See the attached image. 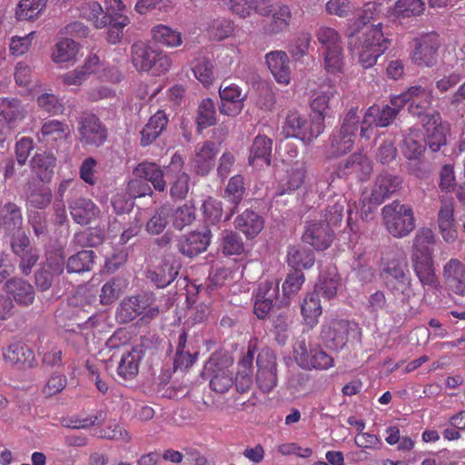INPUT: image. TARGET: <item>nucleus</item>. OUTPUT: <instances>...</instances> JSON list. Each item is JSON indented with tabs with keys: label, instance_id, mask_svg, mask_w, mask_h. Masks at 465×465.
Here are the masks:
<instances>
[{
	"label": "nucleus",
	"instance_id": "e2e57ef3",
	"mask_svg": "<svg viewBox=\"0 0 465 465\" xmlns=\"http://www.w3.org/2000/svg\"><path fill=\"white\" fill-rule=\"evenodd\" d=\"M222 247L225 255H239L244 251L242 237L232 231L224 232L222 238Z\"/></svg>",
	"mask_w": 465,
	"mask_h": 465
},
{
	"label": "nucleus",
	"instance_id": "a211bd4d",
	"mask_svg": "<svg viewBox=\"0 0 465 465\" xmlns=\"http://www.w3.org/2000/svg\"><path fill=\"white\" fill-rule=\"evenodd\" d=\"M219 95L221 98L219 111L222 114L235 117L241 114L244 106L245 95L242 94L238 85L223 84L219 89Z\"/></svg>",
	"mask_w": 465,
	"mask_h": 465
},
{
	"label": "nucleus",
	"instance_id": "603ef678",
	"mask_svg": "<svg viewBox=\"0 0 465 465\" xmlns=\"http://www.w3.org/2000/svg\"><path fill=\"white\" fill-rule=\"evenodd\" d=\"M425 10L422 0H398L393 6V15L398 19L419 16Z\"/></svg>",
	"mask_w": 465,
	"mask_h": 465
},
{
	"label": "nucleus",
	"instance_id": "7c9ffc66",
	"mask_svg": "<svg viewBox=\"0 0 465 465\" xmlns=\"http://www.w3.org/2000/svg\"><path fill=\"white\" fill-rule=\"evenodd\" d=\"M181 264L177 261L165 260L163 264L153 271H149L147 278L157 287L164 288L171 284L177 277Z\"/></svg>",
	"mask_w": 465,
	"mask_h": 465
},
{
	"label": "nucleus",
	"instance_id": "6e6d98bb",
	"mask_svg": "<svg viewBox=\"0 0 465 465\" xmlns=\"http://www.w3.org/2000/svg\"><path fill=\"white\" fill-rule=\"evenodd\" d=\"M47 0H22L15 15L18 20L31 21L36 19L46 6Z\"/></svg>",
	"mask_w": 465,
	"mask_h": 465
},
{
	"label": "nucleus",
	"instance_id": "f8f14e48",
	"mask_svg": "<svg viewBox=\"0 0 465 465\" xmlns=\"http://www.w3.org/2000/svg\"><path fill=\"white\" fill-rule=\"evenodd\" d=\"M11 249L19 258V269L24 275H29L33 267L39 260L37 249L32 246L29 237L25 232L14 234L11 240Z\"/></svg>",
	"mask_w": 465,
	"mask_h": 465
},
{
	"label": "nucleus",
	"instance_id": "69168bd1",
	"mask_svg": "<svg viewBox=\"0 0 465 465\" xmlns=\"http://www.w3.org/2000/svg\"><path fill=\"white\" fill-rule=\"evenodd\" d=\"M169 210L166 207L159 208L146 223V231L153 235L160 234L169 223Z\"/></svg>",
	"mask_w": 465,
	"mask_h": 465
},
{
	"label": "nucleus",
	"instance_id": "423d86ee",
	"mask_svg": "<svg viewBox=\"0 0 465 465\" xmlns=\"http://www.w3.org/2000/svg\"><path fill=\"white\" fill-rule=\"evenodd\" d=\"M381 25V23H378L367 29L353 45V51L358 54L359 62L364 68L373 66L378 57L388 49L390 42L384 37Z\"/></svg>",
	"mask_w": 465,
	"mask_h": 465
},
{
	"label": "nucleus",
	"instance_id": "09e8293b",
	"mask_svg": "<svg viewBox=\"0 0 465 465\" xmlns=\"http://www.w3.org/2000/svg\"><path fill=\"white\" fill-rule=\"evenodd\" d=\"M151 32L153 39L166 47H177L183 43L181 33L167 25H155L152 28Z\"/></svg>",
	"mask_w": 465,
	"mask_h": 465
},
{
	"label": "nucleus",
	"instance_id": "8fccbe9b",
	"mask_svg": "<svg viewBox=\"0 0 465 465\" xmlns=\"http://www.w3.org/2000/svg\"><path fill=\"white\" fill-rule=\"evenodd\" d=\"M345 205L346 199L341 195L330 199L323 213L326 224L331 227L338 226L342 221Z\"/></svg>",
	"mask_w": 465,
	"mask_h": 465
},
{
	"label": "nucleus",
	"instance_id": "f704fd0d",
	"mask_svg": "<svg viewBox=\"0 0 465 465\" xmlns=\"http://www.w3.org/2000/svg\"><path fill=\"white\" fill-rule=\"evenodd\" d=\"M168 121L167 115L161 110L151 116L141 131V144L146 146L154 142L166 128Z\"/></svg>",
	"mask_w": 465,
	"mask_h": 465
},
{
	"label": "nucleus",
	"instance_id": "6ab92c4d",
	"mask_svg": "<svg viewBox=\"0 0 465 465\" xmlns=\"http://www.w3.org/2000/svg\"><path fill=\"white\" fill-rule=\"evenodd\" d=\"M401 183L402 180L398 175L387 172L380 173L377 175L371 188L370 201L377 205L382 203L391 194L400 190Z\"/></svg>",
	"mask_w": 465,
	"mask_h": 465
},
{
	"label": "nucleus",
	"instance_id": "9b49d317",
	"mask_svg": "<svg viewBox=\"0 0 465 465\" xmlns=\"http://www.w3.org/2000/svg\"><path fill=\"white\" fill-rule=\"evenodd\" d=\"M256 382L261 391L269 393L277 385V364L274 353L262 350L257 356Z\"/></svg>",
	"mask_w": 465,
	"mask_h": 465
},
{
	"label": "nucleus",
	"instance_id": "5701e85b",
	"mask_svg": "<svg viewBox=\"0 0 465 465\" xmlns=\"http://www.w3.org/2000/svg\"><path fill=\"white\" fill-rule=\"evenodd\" d=\"M26 116V109L17 97H0V117L10 128H15Z\"/></svg>",
	"mask_w": 465,
	"mask_h": 465
},
{
	"label": "nucleus",
	"instance_id": "6e6552de",
	"mask_svg": "<svg viewBox=\"0 0 465 465\" xmlns=\"http://www.w3.org/2000/svg\"><path fill=\"white\" fill-rule=\"evenodd\" d=\"M415 46L411 54L412 63L420 67H433L438 63L440 37L435 32L422 35L414 40Z\"/></svg>",
	"mask_w": 465,
	"mask_h": 465
},
{
	"label": "nucleus",
	"instance_id": "1a4fd4ad",
	"mask_svg": "<svg viewBox=\"0 0 465 465\" xmlns=\"http://www.w3.org/2000/svg\"><path fill=\"white\" fill-rule=\"evenodd\" d=\"M419 118L425 131V144H427L432 152L440 151L447 142V129L442 124L440 114L431 110Z\"/></svg>",
	"mask_w": 465,
	"mask_h": 465
},
{
	"label": "nucleus",
	"instance_id": "58836bf2",
	"mask_svg": "<svg viewBox=\"0 0 465 465\" xmlns=\"http://www.w3.org/2000/svg\"><path fill=\"white\" fill-rule=\"evenodd\" d=\"M55 165L56 158L50 153H36L31 160L33 172L45 183L51 181Z\"/></svg>",
	"mask_w": 465,
	"mask_h": 465
},
{
	"label": "nucleus",
	"instance_id": "4be33fe9",
	"mask_svg": "<svg viewBox=\"0 0 465 465\" xmlns=\"http://www.w3.org/2000/svg\"><path fill=\"white\" fill-rule=\"evenodd\" d=\"M272 140L265 134H258L249 150V164L253 167L270 166L272 163Z\"/></svg>",
	"mask_w": 465,
	"mask_h": 465
},
{
	"label": "nucleus",
	"instance_id": "412c9836",
	"mask_svg": "<svg viewBox=\"0 0 465 465\" xmlns=\"http://www.w3.org/2000/svg\"><path fill=\"white\" fill-rule=\"evenodd\" d=\"M69 211L75 223L87 225L95 221L99 214V207L90 199L80 197L69 202Z\"/></svg>",
	"mask_w": 465,
	"mask_h": 465
},
{
	"label": "nucleus",
	"instance_id": "49530a36",
	"mask_svg": "<svg viewBox=\"0 0 465 465\" xmlns=\"http://www.w3.org/2000/svg\"><path fill=\"white\" fill-rule=\"evenodd\" d=\"M77 53L78 45L76 42L69 38H64L54 45L52 60L59 64L74 63L76 60Z\"/></svg>",
	"mask_w": 465,
	"mask_h": 465
},
{
	"label": "nucleus",
	"instance_id": "c03bdc74",
	"mask_svg": "<svg viewBox=\"0 0 465 465\" xmlns=\"http://www.w3.org/2000/svg\"><path fill=\"white\" fill-rule=\"evenodd\" d=\"M0 216L5 231L9 233L16 234L24 232L21 231L23 224V216L20 208L14 203H6L0 210Z\"/></svg>",
	"mask_w": 465,
	"mask_h": 465
},
{
	"label": "nucleus",
	"instance_id": "b1692460",
	"mask_svg": "<svg viewBox=\"0 0 465 465\" xmlns=\"http://www.w3.org/2000/svg\"><path fill=\"white\" fill-rule=\"evenodd\" d=\"M302 239L316 250L322 251L331 245L333 240V232L328 224L312 222L308 224Z\"/></svg>",
	"mask_w": 465,
	"mask_h": 465
},
{
	"label": "nucleus",
	"instance_id": "a878e982",
	"mask_svg": "<svg viewBox=\"0 0 465 465\" xmlns=\"http://www.w3.org/2000/svg\"><path fill=\"white\" fill-rule=\"evenodd\" d=\"M266 64L274 79L281 84L291 80L290 60L283 51H272L265 55Z\"/></svg>",
	"mask_w": 465,
	"mask_h": 465
},
{
	"label": "nucleus",
	"instance_id": "20e7f679",
	"mask_svg": "<svg viewBox=\"0 0 465 465\" xmlns=\"http://www.w3.org/2000/svg\"><path fill=\"white\" fill-rule=\"evenodd\" d=\"M322 118L307 117L299 111L289 110L282 124L286 137L301 140L304 144L312 143L324 131Z\"/></svg>",
	"mask_w": 465,
	"mask_h": 465
},
{
	"label": "nucleus",
	"instance_id": "0eeeda50",
	"mask_svg": "<svg viewBox=\"0 0 465 465\" xmlns=\"http://www.w3.org/2000/svg\"><path fill=\"white\" fill-rule=\"evenodd\" d=\"M383 224L387 232L395 238L408 236L415 228L412 208L399 201L386 204L381 209Z\"/></svg>",
	"mask_w": 465,
	"mask_h": 465
},
{
	"label": "nucleus",
	"instance_id": "dca6fc26",
	"mask_svg": "<svg viewBox=\"0 0 465 465\" xmlns=\"http://www.w3.org/2000/svg\"><path fill=\"white\" fill-rule=\"evenodd\" d=\"M337 88L332 84H322L314 91L310 102L312 111L316 114L314 118H322L324 124L325 118L332 115V106L337 103Z\"/></svg>",
	"mask_w": 465,
	"mask_h": 465
},
{
	"label": "nucleus",
	"instance_id": "4d7b16f0",
	"mask_svg": "<svg viewBox=\"0 0 465 465\" xmlns=\"http://www.w3.org/2000/svg\"><path fill=\"white\" fill-rule=\"evenodd\" d=\"M367 309L371 313L378 315L381 312L392 314L395 312L393 303L384 292L377 290L368 297Z\"/></svg>",
	"mask_w": 465,
	"mask_h": 465
},
{
	"label": "nucleus",
	"instance_id": "ddd939ff",
	"mask_svg": "<svg viewBox=\"0 0 465 465\" xmlns=\"http://www.w3.org/2000/svg\"><path fill=\"white\" fill-rule=\"evenodd\" d=\"M80 142L84 145L99 147L107 139V128L95 114L82 118L78 127Z\"/></svg>",
	"mask_w": 465,
	"mask_h": 465
},
{
	"label": "nucleus",
	"instance_id": "cd10ccee",
	"mask_svg": "<svg viewBox=\"0 0 465 465\" xmlns=\"http://www.w3.org/2000/svg\"><path fill=\"white\" fill-rule=\"evenodd\" d=\"M443 277L454 293L465 296V265L460 260L450 259L443 266Z\"/></svg>",
	"mask_w": 465,
	"mask_h": 465
},
{
	"label": "nucleus",
	"instance_id": "052dcab7",
	"mask_svg": "<svg viewBox=\"0 0 465 465\" xmlns=\"http://www.w3.org/2000/svg\"><path fill=\"white\" fill-rule=\"evenodd\" d=\"M323 67L331 74L341 73L344 65L343 48L338 47L331 50H324L322 53Z\"/></svg>",
	"mask_w": 465,
	"mask_h": 465
},
{
	"label": "nucleus",
	"instance_id": "2f4dec72",
	"mask_svg": "<svg viewBox=\"0 0 465 465\" xmlns=\"http://www.w3.org/2000/svg\"><path fill=\"white\" fill-rule=\"evenodd\" d=\"M301 350L302 352L300 355L299 360L304 368L327 370L332 367L333 359L320 347L312 348L308 352L306 351L305 343L302 342Z\"/></svg>",
	"mask_w": 465,
	"mask_h": 465
},
{
	"label": "nucleus",
	"instance_id": "7ed1b4c3",
	"mask_svg": "<svg viewBox=\"0 0 465 465\" xmlns=\"http://www.w3.org/2000/svg\"><path fill=\"white\" fill-rule=\"evenodd\" d=\"M361 330L354 322L345 319H326L321 325L320 338L331 350L341 351L351 340H359Z\"/></svg>",
	"mask_w": 465,
	"mask_h": 465
},
{
	"label": "nucleus",
	"instance_id": "3c124183",
	"mask_svg": "<svg viewBox=\"0 0 465 465\" xmlns=\"http://www.w3.org/2000/svg\"><path fill=\"white\" fill-rule=\"evenodd\" d=\"M385 287L395 297H401L402 303H408L414 297L411 274L393 282H385Z\"/></svg>",
	"mask_w": 465,
	"mask_h": 465
},
{
	"label": "nucleus",
	"instance_id": "39448f33",
	"mask_svg": "<svg viewBox=\"0 0 465 465\" xmlns=\"http://www.w3.org/2000/svg\"><path fill=\"white\" fill-rule=\"evenodd\" d=\"M152 293H142L125 297L116 310V320L120 323H129L142 315L141 320L151 321L158 316L160 310L154 303Z\"/></svg>",
	"mask_w": 465,
	"mask_h": 465
},
{
	"label": "nucleus",
	"instance_id": "aec40b11",
	"mask_svg": "<svg viewBox=\"0 0 465 465\" xmlns=\"http://www.w3.org/2000/svg\"><path fill=\"white\" fill-rule=\"evenodd\" d=\"M218 153V145L212 141H206L203 145L197 146L192 159L195 173L202 176L208 174L214 166Z\"/></svg>",
	"mask_w": 465,
	"mask_h": 465
},
{
	"label": "nucleus",
	"instance_id": "e433bc0d",
	"mask_svg": "<svg viewBox=\"0 0 465 465\" xmlns=\"http://www.w3.org/2000/svg\"><path fill=\"white\" fill-rule=\"evenodd\" d=\"M142 360V350L134 347L124 353L117 367V374L125 381L134 379L139 371V363Z\"/></svg>",
	"mask_w": 465,
	"mask_h": 465
},
{
	"label": "nucleus",
	"instance_id": "37998d69",
	"mask_svg": "<svg viewBox=\"0 0 465 465\" xmlns=\"http://www.w3.org/2000/svg\"><path fill=\"white\" fill-rule=\"evenodd\" d=\"M292 15L288 5H280L272 15L271 22L263 27L265 35H278L288 30Z\"/></svg>",
	"mask_w": 465,
	"mask_h": 465
},
{
	"label": "nucleus",
	"instance_id": "f257e3e1",
	"mask_svg": "<svg viewBox=\"0 0 465 465\" xmlns=\"http://www.w3.org/2000/svg\"><path fill=\"white\" fill-rule=\"evenodd\" d=\"M434 243L435 235L428 228L419 230L413 240L411 256L412 269L425 292L441 291V284L434 267Z\"/></svg>",
	"mask_w": 465,
	"mask_h": 465
},
{
	"label": "nucleus",
	"instance_id": "c9c22d12",
	"mask_svg": "<svg viewBox=\"0 0 465 465\" xmlns=\"http://www.w3.org/2000/svg\"><path fill=\"white\" fill-rule=\"evenodd\" d=\"M5 290L18 304L28 306L35 300L34 287L23 279L15 278L7 281Z\"/></svg>",
	"mask_w": 465,
	"mask_h": 465
},
{
	"label": "nucleus",
	"instance_id": "393cba45",
	"mask_svg": "<svg viewBox=\"0 0 465 465\" xmlns=\"http://www.w3.org/2000/svg\"><path fill=\"white\" fill-rule=\"evenodd\" d=\"M70 134L69 126L59 120L45 121L37 132L38 142L54 146L58 142L65 141Z\"/></svg>",
	"mask_w": 465,
	"mask_h": 465
},
{
	"label": "nucleus",
	"instance_id": "13d9d810",
	"mask_svg": "<svg viewBox=\"0 0 465 465\" xmlns=\"http://www.w3.org/2000/svg\"><path fill=\"white\" fill-rule=\"evenodd\" d=\"M315 36L322 51L342 46L341 35L337 30L330 26H320Z\"/></svg>",
	"mask_w": 465,
	"mask_h": 465
},
{
	"label": "nucleus",
	"instance_id": "bb28decb",
	"mask_svg": "<svg viewBox=\"0 0 465 465\" xmlns=\"http://www.w3.org/2000/svg\"><path fill=\"white\" fill-rule=\"evenodd\" d=\"M410 100L409 112L417 117L428 114L431 104V91L420 84L411 86L406 92Z\"/></svg>",
	"mask_w": 465,
	"mask_h": 465
},
{
	"label": "nucleus",
	"instance_id": "a18cd8bd",
	"mask_svg": "<svg viewBox=\"0 0 465 465\" xmlns=\"http://www.w3.org/2000/svg\"><path fill=\"white\" fill-rule=\"evenodd\" d=\"M314 253L302 246H291L288 249L287 262L294 271L311 268L314 264Z\"/></svg>",
	"mask_w": 465,
	"mask_h": 465
},
{
	"label": "nucleus",
	"instance_id": "a19ab883",
	"mask_svg": "<svg viewBox=\"0 0 465 465\" xmlns=\"http://www.w3.org/2000/svg\"><path fill=\"white\" fill-rule=\"evenodd\" d=\"M306 178V167L303 163L296 162L286 171L285 177L281 181L282 191L278 195L293 192L302 186Z\"/></svg>",
	"mask_w": 465,
	"mask_h": 465
},
{
	"label": "nucleus",
	"instance_id": "f3484780",
	"mask_svg": "<svg viewBox=\"0 0 465 465\" xmlns=\"http://www.w3.org/2000/svg\"><path fill=\"white\" fill-rule=\"evenodd\" d=\"M203 375L210 379V388L216 393L223 394L232 387V372L213 359L205 363Z\"/></svg>",
	"mask_w": 465,
	"mask_h": 465
},
{
	"label": "nucleus",
	"instance_id": "72a5a7b5",
	"mask_svg": "<svg viewBox=\"0 0 465 465\" xmlns=\"http://www.w3.org/2000/svg\"><path fill=\"white\" fill-rule=\"evenodd\" d=\"M134 173L137 178L150 182L156 191L163 192L166 188L163 171L154 163L143 162L139 163Z\"/></svg>",
	"mask_w": 465,
	"mask_h": 465
},
{
	"label": "nucleus",
	"instance_id": "864d4df0",
	"mask_svg": "<svg viewBox=\"0 0 465 465\" xmlns=\"http://www.w3.org/2000/svg\"><path fill=\"white\" fill-rule=\"evenodd\" d=\"M216 124V110L213 101L207 97L202 100L197 109L196 124L199 131Z\"/></svg>",
	"mask_w": 465,
	"mask_h": 465
},
{
	"label": "nucleus",
	"instance_id": "4c0bfd02",
	"mask_svg": "<svg viewBox=\"0 0 465 465\" xmlns=\"http://www.w3.org/2000/svg\"><path fill=\"white\" fill-rule=\"evenodd\" d=\"M425 145L424 139L421 137L420 130L411 128L409 132L404 134L401 150L406 158L410 160L419 159L425 151Z\"/></svg>",
	"mask_w": 465,
	"mask_h": 465
},
{
	"label": "nucleus",
	"instance_id": "2eb2a0df",
	"mask_svg": "<svg viewBox=\"0 0 465 465\" xmlns=\"http://www.w3.org/2000/svg\"><path fill=\"white\" fill-rule=\"evenodd\" d=\"M211 237V231L208 229L192 231L177 238L176 247L183 255L193 258L207 250Z\"/></svg>",
	"mask_w": 465,
	"mask_h": 465
},
{
	"label": "nucleus",
	"instance_id": "680f3d73",
	"mask_svg": "<svg viewBox=\"0 0 465 465\" xmlns=\"http://www.w3.org/2000/svg\"><path fill=\"white\" fill-rule=\"evenodd\" d=\"M65 265V256L61 248L48 250L45 253L44 267L50 271L56 277L63 274Z\"/></svg>",
	"mask_w": 465,
	"mask_h": 465
},
{
	"label": "nucleus",
	"instance_id": "338daca9",
	"mask_svg": "<svg viewBox=\"0 0 465 465\" xmlns=\"http://www.w3.org/2000/svg\"><path fill=\"white\" fill-rule=\"evenodd\" d=\"M213 66L211 61L203 58L197 60L196 64L193 67L194 76L201 82L204 86H210L213 82Z\"/></svg>",
	"mask_w": 465,
	"mask_h": 465
},
{
	"label": "nucleus",
	"instance_id": "5fc2aeb1",
	"mask_svg": "<svg viewBox=\"0 0 465 465\" xmlns=\"http://www.w3.org/2000/svg\"><path fill=\"white\" fill-rule=\"evenodd\" d=\"M81 12L83 17L91 21L96 28H104L110 22L109 15H106L101 4L96 1L84 4Z\"/></svg>",
	"mask_w": 465,
	"mask_h": 465
},
{
	"label": "nucleus",
	"instance_id": "c756f323",
	"mask_svg": "<svg viewBox=\"0 0 465 465\" xmlns=\"http://www.w3.org/2000/svg\"><path fill=\"white\" fill-rule=\"evenodd\" d=\"M322 307L317 292H308L301 302L302 323L308 330H312L319 323Z\"/></svg>",
	"mask_w": 465,
	"mask_h": 465
},
{
	"label": "nucleus",
	"instance_id": "79ce46f5",
	"mask_svg": "<svg viewBox=\"0 0 465 465\" xmlns=\"http://www.w3.org/2000/svg\"><path fill=\"white\" fill-rule=\"evenodd\" d=\"M245 190L244 179L241 174H236L230 178L224 190L223 197L232 205V207L231 213L226 216L225 220H229L230 217L235 213L243 198Z\"/></svg>",
	"mask_w": 465,
	"mask_h": 465
},
{
	"label": "nucleus",
	"instance_id": "f03ea898",
	"mask_svg": "<svg viewBox=\"0 0 465 465\" xmlns=\"http://www.w3.org/2000/svg\"><path fill=\"white\" fill-rule=\"evenodd\" d=\"M131 62L138 72H147L157 76L165 74L173 64L169 54L142 41L132 45Z\"/></svg>",
	"mask_w": 465,
	"mask_h": 465
},
{
	"label": "nucleus",
	"instance_id": "bf43d9fd",
	"mask_svg": "<svg viewBox=\"0 0 465 465\" xmlns=\"http://www.w3.org/2000/svg\"><path fill=\"white\" fill-rule=\"evenodd\" d=\"M340 278L334 271L328 273H321L319 282L315 286V291L321 293L324 298L330 300L336 296Z\"/></svg>",
	"mask_w": 465,
	"mask_h": 465
},
{
	"label": "nucleus",
	"instance_id": "c85d7f7f",
	"mask_svg": "<svg viewBox=\"0 0 465 465\" xmlns=\"http://www.w3.org/2000/svg\"><path fill=\"white\" fill-rule=\"evenodd\" d=\"M3 358L12 365L32 367L35 361L34 351L25 343L17 341L3 349Z\"/></svg>",
	"mask_w": 465,
	"mask_h": 465
},
{
	"label": "nucleus",
	"instance_id": "9d476101",
	"mask_svg": "<svg viewBox=\"0 0 465 465\" xmlns=\"http://www.w3.org/2000/svg\"><path fill=\"white\" fill-rule=\"evenodd\" d=\"M398 115V111L389 105L373 104L370 106L364 115L361 124L360 134L362 138L370 139L372 134V128L375 127H387Z\"/></svg>",
	"mask_w": 465,
	"mask_h": 465
},
{
	"label": "nucleus",
	"instance_id": "473e14b6",
	"mask_svg": "<svg viewBox=\"0 0 465 465\" xmlns=\"http://www.w3.org/2000/svg\"><path fill=\"white\" fill-rule=\"evenodd\" d=\"M264 222L262 216L252 210H245L234 220V226L248 239L256 237L262 230Z\"/></svg>",
	"mask_w": 465,
	"mask_h": 465
},
{
	"label": "nucleus",
	"instance_id": "0e129e2a",
	"mask_svg": "<svg viewBox=\"0 0 465 465\" xmlns=\"http://www.w3.org/2000/svg\"><path fill=\"white\" fill-rule=\"evenodd\" d=\"M195 220V208L193 204L184 203L173 213V225L177 230H183Z\"/></svg>",
	"mask_w": 465,
	"mask_h": 465
},
{
	"label": "nucleus",
	"instance_id": "4468645a",
	"mask_svg": "<svg viewBox=\"0 0 465 465\" xmlns=\"http://www.w3.org/2000/svg\"><path fill=\"white\" fill-rule=\"evenodd\" d=\"M372 163L368 156L355 153L339 163L335 169L338 177L355 176L360 181H367L372 173Z\"/></svg>",
	"mask_w": 465,
	"mask_h": 465
},
{
	"label": "nucleus",
	"instance_id": "ea45409f",
	"mask_svg": "<svg viewBox=\"0 0 465 465\" xmlns=\"http://www.w3.org/2000/svg\"><path fill=\"white\" fill-rule=\"evenodd\" d=\"M382 273L384 274V282L400 280L411 274L407 262L401 255L397 253H392L390 257L386 258L383 262Z\"/></svg>",
	"mask_w": 465,
	"mask_h": 465
},
{
	"label": "nucleus",
	"instance_id": "774afa93",
	"mask_svg": "<svg viewBox=\"0 0 465 465\" xmlns=\"http://www.w3.org/2000/svg\"><path fill=\"white\" fill-rule=\"evenodd\" d=\"M354 145V139L341 132L332 135L331 140V154L338 157L350 152Z\"/></svg>",
	"mask_w": 465,
	"mask_h": 465
},
{
	"label": "nucleus",
	"instance_id": "de8ad7c7",
	"mask_svg": "<svg viewBox=\"0 0 465 465\" xmlns=\"http://www.w3.org/2000/svg\"><path fill=\"white\" fill-rule=\"evenodd\" d=\"M94 252L83 250L68 258L66 270L68 273L90 272L94 265Z\"/></svg>",
	"mask_w": 465,
	"mask_h": 465
}]
</instances>
